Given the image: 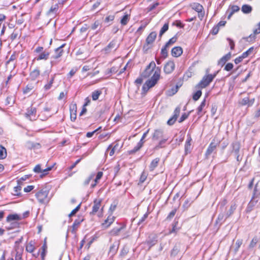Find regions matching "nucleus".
<instances>
[{
    "label": "nucleus",
    "instance_id": "obj_2",
    "mask_svg": "<svg viewBox=\"0 0 260 260\" xmlns=\"http://www.w3.org/2000/svg\"><path fill=\"white\" fill-rule=\"evenodd\" d=\"M216 74H208L205 75L201 81L197 85L198 88H204L208 86L215 77Z\"/></svg>",
    "mask_w": 260,
    "mask_h": 260
},
{
    "label": "nucleus",
    "instance_id": "obj_6",
    "mask_svg": "<svg viewBox=\"0 0 260 260\" xmlns=\"http://www.w3.org/2000/svg\"><path fill=\"white\" fill-rule=\"evenodd\" d=\"M48 192L41 190L36 194V197L40 203H45L48 202L47 197Z\"/></svg>",
    "mask_w": 260,
    "mask_h": 260
},
{
    "label": "nucleus",
    "instance_id": "obj_39",
    "mask_svg": "<svg viewBox=\"0 0 260 260\" xmlns=\"http://www.w3.org/2000/svg\"><path fill=\"white\" fill-rule=\"evenodd\" d=\"M169 47V46L166 44L161 50V54L164 58H166L168 56V48Z\"/></svg>",
    "mask_w": 260,
    "mask_h": 260
},
{
    "label": "nucleus",
    "instance_id": "obj_43",
    "mask_svg": "<svg viewBox=\"0 0 260 260\" xmlns=\"http://www.w3.org/2000/svg\"><path fill=\"white\" fill-rule=\"evenodd\" d=\"M258 239L256 236H255L252 239L250 244L249 245V248L251 249L254 247L258 242Z\"/></svg>",
    "mask_w": 260,
    "mask_h": 260
},
{
    "label": "nucleus",
    "instance_id": "obj_55",
    "mask_svg": "<svg viewBox=\"0 0 260 260\" xmlns=\"http://www.w3.org/2000/svg\"><path fill=\"white\" fill-rule=\"evenodd\" d=\"M225 217L226 215L225 216L223 214H220L218 216L216 222L221 223L222 221H224L226 218H225Z\"/></svg>",
    "mask_w": 260,
    "mask_h": 260
},
{
    "label": "nucleus",
    "instance_id": "obj_50",
    "mask_svg": "<svg viewBox=\"0 0 260 260\" xmlns=\"http://www.w3.org/2000/svg\"><path fill=\"white\" fill-rule=\"evenodd\" d=\"M202 95V91L201 90H198L196 92H195L192 96L193 100L194 101H197L199 99V98L201 97Z\"/></svg>",
    "mask_w": 260,
    "mask_h": 260
},
{
    "label": "nucleus",
    "instance_id": "obj_38",
    "mask_svg": "<svg viewBox=\"0 0 260 260\" xmlns=\"http://www.w3.org/2000/svg\"><path fill=\"white\" fill-rule=\"evenodd\" d=\"M7 156V151L6 148L0 145V159H4Z\"/></svg>",
    "mask_w": 260,
    "mask_h": 260
},
{
    "label": "nucleus",
    "instance_id": "obj_40",
    "mask_svg": "<svg viewBox=\"0 0 260 260\" xmlns=\"http://www.w3.org/2000/svg\"><path fill=\"white\" fill-rule=\"evenodd\" d=\"M94 177V174L92 173L90 174L86 179H85V180L83 182V185L84 186H87L88 185H89L91 180L93 179Z\"/></svg>",
    "mask_w": 260,
    "mask_h": 260
},
{
    "label": "nucleus",
    "instance_id": "obj_3",
    "mask_svg": "<svg viewBox=\"0 0 260 260\" xmlns=\"http://www.w3.org/2000/svg\"><path fill=\"white\" fill-rule=\"evenodd\" d=\"M157 67H156L155 63L154 61H152L146 67L145 71L143 72L142 76L143 78H147L149 77L152 74L153 71L156 70Z\"/></svg>",
    "mask_w": 260,
    "mask_h": 260
},
{
    "label": "nucleus",
    "instance_id": "obj_15",
    "mask_svg": "<svg viewBox=\"0 0 260 260\" xmlns=\"http://www.w3.org/2000/svg\"><path fill=\"white\" fill-rule=\"evenodd\" d=\"M163 134L164 132L162 129H155L152 136V139L153 140H157L160 138H163Z\"/></svg>",
    "mask_w": 260,
    "mask_h": 260
},
{
    "label": "nucleus",
    "instance_id": "obj_33",
    "mask_svg": "<svg viewBox=\"0 0 260 260\" xmlns=\"http://www.w3.org/2000/svg\"><path fill=\"white\" fill-rule=\"evenodd\" d=\"M130 18V15L125 13L120 20V23L122 25H125L128 22Z\"/></svg>",
    "mask_w": 260,
    "mask_h": 260
},
{
    "label": "nucleus",
    "instance_id": "obj_17",
    "mask_svg": "<svg viewBox=\"0 0 260 260\" xmlns=\"http://www.w3.org/2000/svg\"><path fill=\"white\" fill-rule=\"evenodd\" d=\"M243 243V240L242 239H238L235 245L231 246V250L233 251L234 253H236L238 250L240 246Z\"/></svg>",
    "mask_w": 260,
    "mask_h": 260
},
{
    "label": "nucleus",
    "instance_id": "obj_7",
    "mask_svg": "<svg viewBox=\"0 0 260 260\" xmlns=\"http://www.w3.org/2000/svg\"><path fill=\"white\" fill-rule=\"evenodd\" d=\"M258 203H260V199L258 197L254 195L247 205L246 212L247 213H249L252 211L253 210L254 207Z\"/></svg>",
    "mask_w": 260,
    "mask_h": 260
},
{
    "label": "nucleus",
    "instance_id": "obj_8",
    "mask_svg": "<svg viewBox=\"0 0 260 260\" xmlns=\"http://www.w3.org/2000/svg\"><path fill=\"white\" fill-rule=\"evenodd\" d=\"M36 112L37 110L35 108L30 107L27 110L25 113V117L30 120H34L36 119Z\"/></svg>",
    "mask_w": 260,
    "mask_h": 260
},
{
    "label": "nucleus",
    "instance_id": "obj_64",
    "mask_svg": "<svg viewBox=\"0 0 260 260\" xmlns=\"http://www.w3.org/2000/svg\"><path fill=\"white\" fill-rule=\"evenodd\" d=\"M158 5H159L158 3H155L153 4L149 5V7L147 8L148 11H149V12L151 11Z\"/></svg>",
    "mask_w": 260,
    "mask_h": 260
},
{
    "label": "nucleus",
    "instance_id": "obj_45",
    "mask_svg": "<svg viewBox=\"0 0 260 260\" xmlns=\"http://www.w3.org/2000/svg\"><path fill=\"white\" fill-rule=\"evenodd\" d=\"M123 229L122 226L119 228H114L111 231V234L112 236H116Z\"/></svg>",
    "mask_w": 260,
    "mask_h": 260
},
{
    "label": "nucleus",
    "instance_id": "obj_19",
    "mask_svg": "<svg viewBox=\"0 0 260 260\" xmlns=\"http://www.w3.org/2000/svg\"><path fill=\"white\" fill-rule=\"evenodd\" d=\"M116 42L114 41H111L108 45L104 49V51L106 53H110L113 49L116 50Z\"/></svg>",
    "mask_w": 260,
    "mask_h": 260
},
{
    "label": "nucleus",
    "instance_id": "obj_28",
    "mask_svg": "<svg viewBox=\"0 0 260 260\" xmlns=\"http://www.w3.org/2000/svg\"><path fill=\"white\" fill-rule=\"evenodd\" d=\"M252 10V7L250 5L247 4L243 5L241 8L242 12L244 14H249L251 13Z\"/></svg>",
    "mask_w": 260,
    "mask_h": 260
},
{
    "label": "nucleus",
    "instance_id": "obj_29",
    "mask_svg": "<svg viewBox=\"0 0 260 260\" xmlns=\"http://www.w3.org/2000/svg\"><path fill=\"white\" fill-rule=\"evenodd\" d=\"M178 222L177 221H174L172 224V228L170 231L169 234L175 233L176 234L180 229L179 227H178Z\"/></svg>",
    "mask_w": 260,
    "mask_h": 260
},
{
    "label": "nucleus",
    "instance_id": "obj_25",
    "mask_svg": "<svg viewBox=\"0 0 260 260\" xmlns=\"http://www.w3.org/2000/svg\"><path fill=\"white\" fill-rule=\"evenodd\" d=\"M231 54L230 52H229L220 58V59L218 61V64L222 66L228 60L231 58Z\"/></svg>",
    "mask_w": 260,
    "mask_h": 260
},
{
    "label": "nucleus",
    "instance_id": "obj_12",
    "mask_svg": "<svg viewBox=\"0 0 260 260\" xmlns=\"http://www.w3.org/2000/svg\"><path fill=\"white\" fill-rule=\"evenodd\" d=\"M22 219V218L20 215L17 214H9L7 217L6 220L8 222H11L12 221H19Z\"/></svg>",
    "mask_w": 260,
    "mask_h": 260
},
{
    "label": "nucleus",
    "instance_id": "obj_36",
    "mask_svg": "<svg viewBox=\"0 0 260 260\" xmlns=\"http://www.w3.org/2000/svg\"><path fill=\"white\" fill-rule=\"evenodd\" d=\"M191 138L188 137L187 139L186 140L185 142V151L186 154L188 153V152H190V147H191Z\"/></svg>",
    "mask_w": 260,
    "mask_h": 260
},
{
    "label": "nucleus",
    "instance_id": "obj_54",
    "mask_svg": "<svg viewBox=\"0 0 260 260\" xmlns=\"http://www.w3.org/2000/svg\"><path fill=\"white\" fill-rule=\"evenodd\" d=\"M172 25L176 26L179 28H183L184 26V24H183L180 20H176L175 21L173 22Z\"/></svg>",
    "mask_w": 260,
    "mask_h": 260
},
{
    "label": "nucleus",
    "instance_id": "obj_35",
    "mask_svg": "<svg viewBox=\"0 0 260 260\" xmlns=\"http://www.w3.org/2000/svg\"><path fill=\"white\" fill-rule=\"evenodd\" d=\"M230 9H231V12L230 13V14L229 15L228 17V19H230L231 16L235 12H237L238 11H239L240 10V8L238 6H236V5H233V6H232L231 7H230Z\"/></svg>",
    "mask_w": 260,
    "mask_h": 260
},
{
    "label": "nucleus",
    "instance_id": "obj_18",
    "mask_svg": "<svg viewBox=\"0 0 260 260\" xmlns=\"http://www.w3.org/2000/svg\"><path fill=\"white\" fill-rule=\"evenodd\" d=\"M144 143V139L141 138L140 141L138 143L137 145L131 150L129 151V154H133L139 150L143 146Z\"/></svg>",
    "mask_w": 260,
    "mask_h": 260
},
{
    "label": "nucleus",
    "instance_id": "obj_11",
    "mask_svg": "<svg viewBox=\"0 0 260 260\" xmlns=\"http://www.w3.org/2000/svg\"><path fill=\"white\" fill-rule=\"evenodd\" d=\"M255 102V99L251 98L250 99L249 96H246L241 101L240 104L242 106H246L247 105L248 107L251 106Z\"/></svg>",
    "mask_w": 260,
    "mask_h": 260
},
{
    "label": "nucleus",
    "instance_id": "obj_31",
    "mask_svg": "<svg viewBox=\"0 0 260 260\" xmlns=\"http://www.w3.org/2000/svg\"><path fill=\"white\" fill-rule=\"evenodd\" d=\"M114 217L108 216L107 219H106L104 222L102 224L103 226L105 228L109 226L111 223L114 221Z\"/></svg>",
    "mask_w": 260,
    "mask_h": 260
},
{
    "label": "nucleus",
    "instance_id": "obj_26",
    "mask_svg": "<svg viewBox=\"0 0 260 260\" xmlns=\"http://www.w3.org/2000/svg\"><path fill=\"white\" fill-rule=\"evenodd\" d=\"M159 160V158H156L152 160L149 166V170L150 171H153L157 167Z\"/></svg>",
    "mask_w": 260,
    "mask_h": 260
},
{
    "label": "nucleus",
    "instance_id": "obj_44",
    "mask_svg": "<svg viewBox=\"0 0 260 260\" xmlns=\"http://www.w3.org/2000/svg\"><path fill=\"white\" fill-rule=\"evenodd\" d=\"M58 4H55V5H52L48 12V14H50L52 13H56L58 10Z\"/></svg>",
    "mask_w": 260,
    "mask_h": 260
},
{
    "label": "nucleus",
    "instance_id": "obj_48",
    "mask_svg": "<svg viewBox=\"0 0 260 260\" xmlns=\"http://www.w3.org/2000/svg\"><path fill=\"white\" fill-rule=\"evenodd\" d=\"M167 138H164L162 139V140H161L158 145H157L155 147V149L156 150H157V149H159V148H162L164 147V146L163 145L166 143V142L167 141Z\"/></svg>",
    "mask_w": 260,
    "mask_h": 260
},
{
    "label": "nucleus",
    "instance_id": "obj_57",
    "mask_svg": "<svg viewBox=\"0 0 260 260\" xmlns=\"http://www.w3.org/2000/svg\"><path fill=\"white\" fill-rule=\"evenodd\" d=\"M18 221H12L11 222V226L8 228V229L10 230L12 229L17 228L19 226Z\"/></svg>",
    "mask_w": 260,
    "mask_h": 260
},
{
    "label": "nucleus",
    "instance_id": "obj_61",
    "mask_svg": "<svg viewBox=\"0 0 260 260\" xmlns=\"http://www.w3.org/2000/svg\"><path fill=\"white\" fill-rule=\"evenodd\" d=\"M147 177V174L145 172H143L141 175V177L140 178V182L141 183H143L146 180Z\"/></svg>",
    "mask_w": 260,
    "mask_h": 260
},
{
    "label": "nucleus",
    "instance_id": "obj_13",
    "mask_svg": "<svg viewBox=\"0 0 260 260\" xmlns=\"http://www.w3.org/2000/svg\"><path fill=\"white\" fill-rule=\"evenodd\" d=\"M101 202L100 199H95L94 201L92 210L90 214H95L98 211L101 206Z\"/></svg>",
    "mask_w": 260,
    "mask_h": 260
},
{
    "label": "nucleus",
    "instance_id": "obj_41",
    "mask_svg": "<svg viewBox=\"0 0 260 260\" xmlns=\"http://www.w3.org/2000/svg\"><path fill=\"white\" fill-rule=\"evenodd\" d=\"M20 181H18V185L14 187V193L13 194L15 196H19L20 194V190H21V187L19 184Z\"/></svg>",
    "mask_w": 260,
    "mask_h": 260
},
{
    "label": "nucleus",
    "instance_id": "obj_46",
    "mask_svg": "<svg viewBox=\"0 0 260 260\" xmlns=\"http://www.w3.org/2000/svg\"><path fill=\"white\" fill-rule=\"evenodd\" d=\"M102 25V23L100 20H96L94 21L93 24H92L91 26V28L92 30H95L97 29L99 27H101Z\"/></svg>",
    "mask_w": 260,
    "mask_h": 260
},
{
    "label": "nucleus",
    "instance_id": "obj_14",
    "mask_svg": "<svg viewBox=\"0 0 260 260\" xmlns=\"http://www.w3.org/2000/svg\"><path fill=\"white\" fill-rule=\"evenodd\" d=\"M183 53V50L181 47L177 46L172 48L171 50L172 55L174 57H177L180 56Z\"/></svg>",
    "mask_w": 260,
    "mask_h": 260
},
{
    "label": "nucleus",
    "instance_id": "obj_4",
    "mask_svg": "<svg viewBox=\"0 0 260 260\" xmlns=\"http://www.w3.org/2000/svg\"><path fill=\"white\" fill-rule=\"evenodd\" d=\"M231 147L232 148L231 153L234 154L237 160L240 161L241 160V158L240 157L239 155L240 149V143L237 141L234 142L231 144Z\"/></svg>",
    "mask_w": 260,
    "mask_h": 260
},
{
    "label": "nucleus",
    "instance_id": "obj_21",
    "mask_svg": "<svg viewBox=\"0 0 260 260\" xmlns=\"http://www.w3.org/2000/svg\"><path fill=\"white\" fill-rule=\"evenodd\" d=\"M55 76V74L52 75L50 79L48 81V83L44 85V88L45 90H48L51 88L52 84L54 82Z\"/></svg>",
    "mask_w": 260,
    "mask_h": 260
},
{
    "label": "nucleus",
    "instance_id": "obj_59",
    "mask_svg": "<svg viewBox=\"0 0 260 260\" xmlns=\"http://www.w3.org/2000/svg\"><path fill=\"white\" fill-rule=\"evenodd\" d=\"M176 212V209L173 210L168 215L166 219L168 220H171L173 217L175 216Z\"/></svg>",
    "mask_w": 260,
    "mask_h": 260
},
{
    "label": "nucleus",
    "instance_id": "obj_30",
    "mask_svg": "<svg viewBox=\"0 0 260 260\" xmlns=\"http://www.w3.org/2000/svg\"><path fill=\"white\" fill-rule=\"evenodd\" d=\"M40 74V71L38 69H35L30 73V78L31 80H35L39 77Z\"/></svg>",
    "mask_w": 260,
    "mask_h": 260
},
{
    "label": "nucleus",
    "instance_id": "obj_51",
    "mask_svg": "<svg viewBox=\"0 0 260 260\" xmlns=\"http://www.w3.org/2000/svg\"><path fill=\"white\" fill-rule=\"evenodd\" d=\"M253 50V47L250 48L248 50L243 52L242 54V57L245 58L250 55Z\"/></svg>",
    "mask_w": 260,
    "mask_h": 260
},
{
    "label": "nucleus",
    "instance_id": "obj_22",
    "mask_svg": "<svg viewBox=\"0 0 260 260\" xmlns=\"http://www.w3.org/2000/svg\"><path fill=\"white\" fill-rule=\"evenodd\" d=\"M217 143L213 142H212L210 144V145H209V146L208 148H207V151L206 152V156L210 155L213 152V151L216 148V147L217 146Z\"/></svg>",
    "mask_w": 260,
    "mask_h": 260
},
{
    "label": "nucleus",
    "instance_id": "obj_53",
    "mask_svg": "<svg viewBox=\"0 0 260 260\" xmlns=\"http://www.w3.org/2000/svg\"><path fill=\"white\" fill-rule=\"evenodd\" d=\"M117 250V248L116 247V246L112 245L110 247L109 253L110 254H111V255H114L116 253Z\"/></svg>",
    "mask_w": 260,
    "mask_h": 260
},
{
    "label": "nucleus",
    "instance_id": "obj_5",
    "mask_svg": "<svg viewBox=\"0 0 260 260\" xmlns=\"http://www.w3.org/2000/svg\"><path fill=\"white\" fill-rule=\"evenodd\" d=\"M157 34L155 31L151 32L147 37L146 40V44L144 45V49H145V50H148L151 46H150L151 45L154 40H155L156 38Z\"/></svg>",
    "mask_w": 260,
    "mask_h": 260
},
{
    "label": "nucleus",
    "instance_id": "obj_60",
    "mask_svg": "<svg viewBox=\"0 0 260 260\" xmlns=\"http://www.w3.org/2000/svg\"><path fill=\"white\" fill-rule=\"evenodd\" d=\"M37 145L38 146H39L40 144L39 143H36V144H35L33 142H30V141H28L26 143V146L28 148H34Z\"/></svg>",
    "mask_w": 260,
    "mask_h": 260
},
{
    "label": "nucleus",
    "instance_id": "obj_56",
    "mask_svg": "<svg viewBox=\"0 0 260 260\" xmlns=\"http://www.w3.org/2000/svg\"><path fill=\"white\" fill-rule=\"evenodd\" d=\"M194 9L198 13L204 11V8L203 6L200 4H196Z\"/></svg>",
    "mask_w": 260,
    "mask_h": 260
},
{
    "label": "nucleus",
    "instance_id": "obj_27",
    "mask_svg": "<svg viewBox=\"0 0 260 260\" xmlns=\"http://www.w3.org/2000/svg\"><path fill=\"white\" fill-rule=\"evenodd\" d=\"M83 218H79L74 221V222L72 225L73 230H72V232L73 233H75V231L77 230L78 226L83 221Z\"/></svg>",
    "mask_w": 260,
    "mask_h": 260
},
{
    "label": "nucleus",
    "instance_id": "obj_49",
    "mask_svg": "<svg viewBox=\"0 0 260 260\" xmlns=\"http://www.w3.org/2000/svg\"><path fill=\"white\" fill-rule=\"evenodd\" d=\"M51 115L49 113L45 115L43 114V112H41V113L39 115L38 117H40V119L42 121H45L48 119V117H50Z\"/></svg>",
    "mask_w": 260,
    "mask_h": 260
},
{
    "label": "nucleus",
    "instance_id": "obj_16",
    "mask_svg": "<svg viewBox=\"0 0 260 260\" xmlns=\"http://www.w3.org/2000/svg\"><path fill=\"white\" fill-rule=\"evenodd\" d=\"M76 104H73L70 106L71 119L74 121L76 119Z\"/></svg>",
    "mask_w": 260,
    "mask_h": 260
},
{
    "label": "nucleus",
    "instance_id": "obj_24",
    "mask_svg": "<svg viewBox=\"0 0 260 260\" xmlns=\"http://www.w3.org/2000/svg\"><path fill=\"white\" fill-rule=\"evenodd\" d=\"M50 55V52L47 51H44L41 53V54L37 57V60H47L48 59Z\"/></svg>",
    "mask_w": 260,
    "mask_h": 260
},
{
    "label": "nucleus",
    "instance_id": "obj_37",
    "mask_svg": "<svg viewBox=\"0 0 260 260\" xmlns=\"http://www.w3.org/2000/svg\"><path fill=\"white\" fill-rule=\"evenodd\" d=\"M35 249L32 241H30L26 246V250L29 253H32Z\"/></svg>",
    "mask_w": 260,
    "mask_h": 260
},
{
    "label": "nucleus",
    "instance_id": "obj_9",
    "mask_svg": "<svg viewBox=\"0 0 260 260\" xmlns=\"http://www.w3.org/2000/svg\"><path fill=\"white\" fill-rule=\"evenodd\" d=\"M180 112V108L179 107H177L174 112V115L171 117L167 121V123L169 125H173L175 122L176 121L178 116L179 115Z\"/></svg>",
    "mask_w": 260,
    "mask_h": 260
},
{
    "label": "nucleus",
    "instance_id": "obj_23",
    "mask_svg": "<svg viewBox=\"0 0 260 260\" xmlns=\"http://www.w3.org/2000/svg\"><path fill=\"white\" fill-rule=\"evenodd\" d=\"M64 44L58 47L55 50V55H52L53 58L58 59L62 54L63 50L62 48L64 46Z\"/></svg>",
    "mask_w": 260,
    "mask_h": 260
},
{
    "label": "nucleus",
    "instance_id": "obj_58",
    "mask_svg": "<svg viewBox=\"0 0 260 260\" xmlns=\"http://www.w3.org/2000/svg\"><path fill=\"white\" fill-rule=\"evenodd\" d=\"M17 58V54L15 52H13V53L11 55L9 60L6 62V64L9 63L11 61H14Z\"/></svg>",
    "mask_w": 260,
    "mask_h": 260
},
{
    "label": "nucleus",
    "instance_id": "obj_32",
    "mask_svg": "<svg viewBox=\"0 0 260 260\" xmlns=\"http://www.w3.org/2000/svg\"><path fill=\"white\" fill-rule=\"evenodd\" d=\"M118 146V144H116L114 146H112V144H110L107 149L106 153L109 152L110 156H112L115 153L116 148Z\"/></svg>",
    "mask_w": 260,
    "mask_h": 260
},
{
    "label": "nucleus",
    "instance_id": "obj_34",
    "mask_svg": "<svg viewBox=\"0 0 260 260\" xmlns=\"http://www.w3.org/2000/svg\"><path fill=\"white\" fill-rule=\"evenodd\" d=\"M237 208L236 204L235 203H233L231 205L230 209L227 212L226 214L225 218H228L230 216H231L234 212V211L236 210Z\"/></svg>",
    "mask_w": 260,
    "mask_h": 260
},
{
    "label": "nucleus",
    "instance_id": "obj_1",
    "mask_svg": "<svg viewBox=\"0 0 260 260\" xmlns=\"http://www.w3.org/2000/svg\"><path fill=\"white\" fill-rule=\"evenodd\" d=\"M160 68L157 67L151 78L146 81L143 85V93L145 94L150 88L153 87L156 84L160 78Z\"/></svg>",
    "mask_w": 260,
    "mask_h": 260
},
{
    "label": "nucleus",
    "instance_id": "obj_47",
    "mask_svg": "<svg viewBox=\"0 0 260 260\" xmlns=\"http://www.w3.org/2000/svg\"><path fill=\"white\" fill-rule=\"evenodd\" d=\"M169 28V24L168 23H165L162 28H161L159 36V37H161L166 31L168 30Z\"/></svg>",
    "mask_w": 260,
    "mask_h": 260
},
{
    "label": "nucleus",
    "instance_id": "obj_63",
    "mask_svg": "<svg viewBox=\"0 0 260 260\" xmlns=\"http://www.w3.org/2000/svg\"><path fill=\"white\" fill-rule=\"evenodd\" d=\"M6 105L13 104L14 103L13 97L12 96H8L6 100Z\"/></svg>",
    "mask_w": 260,
    "mask_h": 260
},
{
    "label": "nucleus",
    "instance_id": "obj_10",
    "mask_svg": "<svg viewBox=\"0 0 260 260\" xmlns=\"http://www.w3.org/2000/svg\"><path fill=\"white\" fill-rule=\"evenodd\" d=\"M175 69V63L173 61H169L165 65L164 71L166 74L171 73Z\"/></svg>",
    "mask_w": 260,
    "mask_h": 260
},
{
    "label": "nucleus",
    "instance_id": "obj_62",
    "mask_svg": "<svg viewBox=\"0 0 260 260\" xmlns=\"http://www.w3.org/2000/svg\"><path fill=\"white\" fill-rule=\"evenodd\" d=\"M177 39V37L176 36H174L171 38L166 44H168L169 46L172 45L173 44L175 43L176 42Z\"/></svg>",
    "mask_w": 260,
    "mask_h": 260
},
{
    "label": "nucleus",
    "instance_id": "obj_52",
    "mask_svg": "<svg viewBox=\"0 0 260 260\" xmlns=\"http://www.w3.org/2000/svg\"><path fill=\"white\" fill-rule=\"evenodd\" d=\"M206 99H205L201 103V105L198 108V114H200L202 111L203 108L205 106Z\"/></svg>",
    "mask_w": 260,
    "mask_h": 260
},
{
    "label": "nucleus",
    "instance_id": "obj_20",
    "mask_svg": "<svg viewBox=\"0 0 260 260\" xmlns=\"http://www.w3.org/2000/svg\"><path fill=\"white\" fill-rule=\"evenodd\" d=\"M103 172H101V171L97 173L95 178L93 180V181H92V182L91 184L90 187L91 188H93L94 187H95L96 186L99 180H100L101 179L102 177L103 176Z\"/></svg>",
    "mask_w": 260,
    "mask_h": 260
},
{
    "label": "nucleus",
    "instance_id": "obj_42",
    "mask_svg": "<svg viewBox=\"0 0 260 260\" xmlns=\"http://www.w3.org/2000/svg\"><path fill=\"white\" fill-rule=\"evenodd\" d=\"M102 94V92L100 90H95L92 93V99L93 101L97 100L99 96Z\"/></svg>",
    "mask_w": 260,
    "mask_h": 260
}]
</instances>
